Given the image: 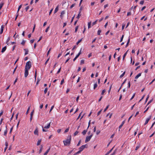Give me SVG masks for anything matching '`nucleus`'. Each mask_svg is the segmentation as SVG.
<instances>
[{"label":"nucleus","instance_id":"1","mask_svg":"<svg viewBox=\"0 0 155 155\" xmlns=\"http://www.w3.org/2000/svg\"><path fill=\"white\" fill-rule=\"evenodd\" d=\"M31 62L30 61H29L26 63L25 69L29 70L31 68Z\"/></svg>","mask_w":155,"mask_h":155},{"label":"nucleus","instance_id":"2","mask_svg":"<svg viewBox=\"0 0 155 155\" xmlns=\"http://www.w3.org/2000/svg\"><path fill=\"white\" fill-rule=\"evenodd\" d=\"M71 139L70 138L69 139H67L66 140L63 141L64 145L65 146H67L69 145L71 143Z\"/></svg>","mask_w":155,"mask_h":155},{"label":"nucleus","instance_id":"3","mask_svg":"<svg viewBox=\"0 0 155 155\" xmlns=\"http://www.w3.org/2000/svg\"><path fill=\"white\" fill-rule=\"evenodd\" d=\"M93 136V134H91L90 136H87L86 137V139L85 140V143H87V142L89 141Z\"/></svg>","mask_w":155,"mask_h":155},{"label":"nucleus","instance_id":"4","mask_svg":"<svg viewBox=\"0 0 155 155\" xmlns=\"http://www.w3.org/2000/svg\"><path fill=\"white\" fill-rule=\"evenodd\" d=\"M87 146L86 144L83 145L79 148V151L81 152Z\"/></svg>","mask_w":155,"mask_h":155},{"label":"nucleus","instance_id":"5","mask_svg":"<svg viewBox=\"0 0 155 155\" xmlns=\"http://www.w3.org/2000/svg\"><path fill=\"white\" fill-rule=\"evenodd\" d=\"M82 10V8L81 7L80 8L79 11V13L78 15V16L76 18L78 19L79 18L80 16L81 15V11Z\"/></svg>","mask_w":155,"mask_h":155},{"label":"nucleus","instance_id":"6","mask_svg":"<svg viewBox=\"0 0 155 155\" xmlns=\"http://www.w3.org/2000/svg\"><path fill=\"white\" fill-rule=\"evenodd\" d=\"M28 69H25V77H27L28 74Z\"/></svg>","mask_w":155,"mask_h":155},{"label":"nucleus","instance_id":"7","mask_svg":"<svg viewBox=\"0 0 155 155\" xmlns=\"http://www.w3.org/2000/svg\"><path fill=\"white\" fill-rule=\"evenodd\" d=\"M151 116H150L148 118H147L146 119L145 123L144 124V125H146V124H147L149 122V120L151 119Z\"/></svg>","mask_w":155,"mask_h":155},{"label":"nucleus","instance_id":"8","mask_svg":"<svg viewBox=\"0 0 155 155\" xmlns=\"http://www.w3.org/2000/svg\"><path fill=\"white\" fill-rule=\"evenodd\" d=\"M4 26L3 25H2L1 27V31H0V34H1L3 32V29H4Z\"/></svg>","mask_w":155,"mask_h":155},{"label":"nucleus","instance_id":"9","mask_svg":"<svg viewBox=\"0 0 155 155\" xmlns=\"http://www.w3.org/2000/svg\"><path fill=\"white\" fill-rule=\"evenodd\" d=\"M6 48H7L6 46H5V47H4V48H3L2 49V50L1 51V52L2 53H4L6 50Z\"/></svg>","mask_w":155,"mask_h":155},{"label":"nucleus","instance_id":"10","mask_svg":"<svg viewBox=\"0 0 155 155\" xmlns=\"http://www.w3.org/2000/svg\"><path fill=\"white\" fill-rule=\"evenodd\" d=\"M124 123H125V121H123L122 122V124L120 125V126L119 127V131H120V129L122 127V126L124 124Z\"/></svg>","mask_w":155,"mask_h":155},{"label":"nucleus","instance_id":"11","mask_svg":"<svg viewBox=\"0 0 155 155\" xmlns=\"http://www.w3.org/2000/svg\"><path fill=\"white\" fill-rule=\"evenodd\" d=\"M24 50L25 51V55L28 54V49H24Z\"/></svg>","mask_w":155,"mask_h":155},{"label":"nucleus","instance_id":"12","mask_svg":"<svg viewBox=\"0 0 155 155\" xmlns=\"http://www.w3.org/2000/svg\"><path fill=\"white\" fill-rule=\"evenodd\" d=\"M38 128H37L36 130H35L34 132V133L35 134V135H38Z\"/></svg>","mask_w":155,"mask_h":155},{"label":"nucleus","instance_id":"13","mask_svg":"<svg viewBox=\"0 0 155 155\" xmlns=\"http://www.w3.org/2000/svg\"><path fill=\"white\" fill-rule=\"evenodd\" d=\"M130 38H129L128 39V41H127V44H126V46H125L126 48L128 46L129 44V43H130Z\"/></svg>","mask_w":155,"mask_h":155},{"label":"nucleus","instance_id":"14","mask_svg":"<svg viewBox=\"0 0 155 155\" xmlns=\"http://www.w3.org/2000/svg\"><path fill=\"white\" fill-rule=\"evenodd\" d=\"M50 124H51V122H50L48 125L47 126H45L44 127V128H46V129H48L49 128L50 126Z\"/></svg>","mask_w":155,"mask_h":155},{"label":"nucleus","instance_id":"15","mask_svg":"<svg viewBox=\"0 0 155 155\" xmlns=\"http://www.w3.org/2000/svg\"><path fill=\"white\" fill-rule=\"evenodd\" d=\"M58 6H57L56 8H55V10L54 11V13L55 14L56 13L57 11H58Z\"/></svg>","mask_w":155,"mask_h":155},{"label":"nucleus","instance_id":"16","mask_svg":"<svg viewBox=\"0 0 155 155\" xmlns=\"http://www.w3.org/2000/svg\"><path fill=\"white\" fill-rule=\"evenodd\" d=\"M141 75V73H140L138 74L135 77V78L136 79H137L139 77H140Z\"/></svg>","mask_w":155,"mask_h":155},{"label":"nucleus","instance_id":"17","mask_svg":"<svg viewBox=\"0 0 155 155\" xmlns=\"http://www.w3.org/2000/svg\"><path fill=\"white\" fill-rule=\"evenodd\" d=\"M41 147L39 151V153H41L43 150V146L42 145H41Z\"/></svg>","mask_w":155,"mask_h":155},{"label":"nucleus","instance_id":"18","mask_svg":"<svg viewBox=\"0 0 155 155\" xmlns=\"http://www.w3.org/2000/svg\"><path fill=\"white\" fill-rule=\"evenodd\" d=\"M87 132V130H83V131L82 132V134H83V135H85L86 134V132Z\"/></svg>","mask_w":155,"mask_h":155},{"label":"nucleus","instance_id":"19","mask_svg":"<svg viewBox=\"0 0 155 155\" xmlns=\"http://www.w3.org/2000/svg\"><path fill=\"white\" fill-rule=\"evenodd\" d=\"M114 147H113L111 150H110L106 154H107V155H108V154L111 152Z\"/></svg>","mask_w":155,"mask_h":155},{"label":"nucleus","instance_id":"20","mask_svg":"<svg viewBox=\"0 0 155 155\" xmlns=\"http://www.w3.org/2000/svg\"><path fill=\"white\" fill-rule=\"evenodd\" d=\"M41 140L40 139V140H39L38 141V142H37V146H38L39 145H40V143H41Z\"/></svg>","mask_w":155,"mask_h":155},{"label":"nucleus","instance_id":"21","mask_svg":"<svg viewBox=\"0 0 155 155\" xmlns=\"http://www.w3.org/2000/svg\"><path fill=\"white\" fill-rule=\"evenodd\" d=\"M125 71L123 73L120 75V78H122L124 76V75L125 74Z\"/></svg>","mask_w":155,"mask_h":155},{"label":"nucleus","instance_id":"22","mask_svg":"<svg viewBox=\"0 0 155 155\" xmlns=\"http://www.w3.org/2000/svg\"><path fill=\"white\" fill-rule=\"evenodd\" d=\"M91 22H90L88 23V28H89L91 27Z\"/></svg>","mask_w":155,"mask_h":155},{"label":"nucleus","instance_id":"23","mask_svg":"<svg viewBox=\"0 0 155 155\" xmlns=\"http://www.w3.org/2000/svg\"><path fill=\"white\" fill-rule=\"evenodd\" d=\"M10 37H8V38L7 39V40L6 42V44H7V45H8V42L10 41Z\"/></svg>","mask_w":155,"mask_h":155},{"label":"nucleus","instance_id":"24","mask_svg":"<svg viewBox=\"0 0 155 155\" xmlns=\"http://www.w3.org/2000/svg\"><path fill=\"white\" fill-rule=\"evenodd\" d=\"M127 52H126L125 53V54H124L123 56V60H124L127 54Z\"/></svg>","mask_w":155,"mask_h":155},{"label":"nucleus","instance_id":"25","mask_svg":"<svg viewBox=\"0 0 155 155\" xmlns=\"http://www.w3.org/2000/svg\"><path fill=\"white\" fill-rule=\"evenodd\" d=\"M81 50L79 52L78 54L76 56V57L77 58H78V57L81 54Z\"/></svg>","mask_w":155,"mask_h":155},{"label":"nucleus","instance_id":"26","mask_svg":"<svg viewBox=\"0 0 155 155\" xmlns=\"http://www.w3.org/2000/svg\"><path fill=\"white\" fill-rule=\"evenodd\" d=\"M21 6H22V5H19L18 7V11H17V14H18V13L19 10H20V9H21Z\"/></svg>","mask_w":155,"mask_h":155},{"label":"nucleus","instance_id":"27","mask_svg":"<svg viewBox=\"0 0 155 155\" xmlns=\"http://www.w3.org/2000/svg\"><path fill=\"white\" fill-rule=\"evenodd\" d=\"M97 83H95L94 84V89H95V88L97 87Z\"/></svg>","mask_w":155,"mask_h":155},{"label":"nucleus","instance_id":"28","mask_svg":"<svg viewBox=\"0 0 155 155\" xmlns=\"http://www.w3.org/2000/svg\"><path fill=\"white\" fill-rule=\"evenodd\" d=\"M140 147V144H139L135 148V150H137Z\"/></svg>","mask_w":155,"mask_h":155},{"label":"nucleus","instance_id":"29","mask_svg":"<svg viewBox=\"0 0 155 155\" xmlns=\"http://www.w3.org/2000/svg\"><path fill=\"white\" fill-rule=\"evenodd\" d=\"M25 41L24 40H23L22 42L21 43V44L22 45H24L25 43Z\"/></svg>","mask_w":155,"mask_h":155},{"label":"nucleus","instance_id":"30","mask_svg":"<svg viewBox=\"0 0 155 155\" xmlns=\"http://www.w3.org/2000/svg\"><path fill=\"white\" fill-rule=\"evenodd\" d=\"M34 112V110H32V111L31 113L30 116H31V117H33Z\"/></svg>","mask_w":155,"mask_h":155},{"label":"nucleus","instance_id":"31","mask_svg":"<svg viewBox=\"0 0 155 155\" xmlns=\"http://www.w3.org/2000/svg\"><path fill=\"white\" fill-rule=\"evenodd\" d=\"M97 20H96L95 21L93 22L92 23V25L93 26V25H95L97 23Z\"/></svg>","mask_w":155,"mask_h":155},{"label":"nucleus","instance_id":"32","mask_svg":"<svg viewBox=\"0 0 155 155\" xmlns=\"http://www.w3.org/2000/svg\"><path fill=\"white\" fill-rule=\"evenodd\" d=\"M30 106H29V107H28V110H27V111H26V114H28V113L29 111V110H30Z\"/></svg>","mask_w":155,"mask_h":155},{"label":"nucleus","instance_id":"33","mask_svg":"<svg viewBox=\"0 0 155 155\" xmlns=\"http://www.w3.org/2000/svg\"><path fill=\"white\" fill-rule=\"evenodd\" d=\"M109 105H108L106 107V108L104 109V112H105L106 111V110H107V109L109 107Z\"/></svg>","mask_w":155,"mask_h":155},{"label":"nucleus","instance_id":"34","mask_svg":"<svg viewBox=\"0 0 155 155\" xmlns=\"http://www.w3.org/2000/svg\"><path fill=\"white\" fill-rule=\"evenodd\" d=\"M48 91V88L47 87L44 90V92L45 94H46L47 92Z\"/></svg>","mask_w":155,"mask_h":155},{"label":"nucleus","instance_id":"35","mask_svg":"<svg viewBox=\"0 0 155 155\" xmlns=\"http://www.w3.org/2000/svg\"><path fill=\"white\" fill-rule=\"evenodd\" d=\"M105 91H106L105 89H104L103 90H102L101 93V94L103 95L104 94V93L105 92Z\"/></svg>","mask_w":155,"mask_h":155},{"label":"nucleus","instance_id":"36","mask_svg":"<svg viewBox=\"0 0 155 155\" xmlns=\"http://www.w3.org/2000/svg\"><path fill=\"white\" fill-rule=\"evenodd\" d=\"M69 128H68L67 129H66L64 131V133H67V132H68L69 131Z\"/></svg>","mask_w":155,"mask_h":155},{"label":"nucleus","instance_id":"37","mask_svg":"<svg viewBox=\"0 0 155 155\" xmlns=\"http://www.w3.org/2000/svg\"><path fill=\"white\" fill-rule=\"evenodd\" d=\"M124 35H123L122 36V37L121 38V39H120V42H122L123 41V38H124Z\"/></svg>","mask_w":155,"mask_h":155},{"label":"nucleus","instance_id":"38","mask_svg":"<svg viewBox=\"0 0 155 155\" xmlns=\"http://www.w3.org/2000/svg\"><path fill=\"white\" fill-rule=\"evenodd\" d=\"M101 32V30H98L97 31V35H100V33Z\"/></svg>","mask_w":155,"mask_h":155},{"label":"nucleus","instance_id":"39","mask_svg":"<svg viewBox=\"0 0 155 155\" xmlns=\"http://www.w3.org/2000/svg\"><path fill=\"white\" fill-rule=\"evenodd\" d=\"M54 105H53L51 107V108L50 110V111H49V112L50 113L51 111V110H53V108H54Z\"/></svg>","mask_w":155,"mask_h":155},{"label":"nucleus","instance_id":"40","mask_svg":"<svg viewBox=\"0 0 155 155\" xmlns=\"http://www.w3.org/2000/svg\"><path fill=\"white\" fill-rule=\"evenodd\" d=\"M81 64H82L84 63V60H81Z\"/></svg>","mask_w":155,"mask_h":155},{"label":"nucleus","instance_id":"41","mask_svg":"<svg viewBox=\"0 0 155 155\" xmlns=\"http://www.w3.org/2000/svg\"><path fill=\"white\" fill-rule=\"evenodd\" d=\"M82 41V39L79 40L76 43V44L78 45L79 43H80Z\"/></svg>","mask_w":155,"mask_h":155},{"label":"nucleus","instance_id":"42","mask_svg":"<svg viewBox=\"0 0 155 155\" xmlns=\"http://www.w3.org/2000/svg\"><path fill=\"white\" fill-rule=\"evenodd\" d=\"M81 152L79 150L76 153H75L73 155H76L77 154H78L79 153H80Z\"/></svg>","mask_w":155,"mask_h":155},{"label":"nucleus","instance_id":"43","mask_svg":"<svg viewBox=\"0 0 155 155\" xmlns=\"http://www.w3.org/2000/svg\"><path fill=\"white\" fill-rule=\"evenodd\" d=\"M7 130H6L4 132V135L5 136H6L7 134Z\"/></svg>","mask_w":155,"mask_h":155},{"label":"nucleus","instance_id":"44","mask_svg":"<svg viewBox=\"0 0 155 155\" xmlns=\"http://www.w3.org/2000/svg\"><path fill=\"white\" fill-rule=\"evenodd\" d=\"M153 99H152L151 100H150L148 103L147 104V106L149 104H150V103H151L152 101H153Z\"/></svg>","mask_w":155,"mask_h":155},{"label":"nucleus","instance_id":"45","mask_svg":"<svg viewBox=\"0 0 155 155\" xmlns=\"http://www.w3.org/2000/svg\"><path fill=\"white\" fill-rule=\"evenodd\" d=\"M17 66H16V67L14 69V71H13V74H14L15 72V71H16V70L17 68Z\"/></svg>","mask_w":155,"mask_h":155},{"label":"nucleus","instance_id":"46","mask_svg":"<svg viewBox=\"0 0 155 155\" xmlns=\"http://www.w3.org/2000/svg\"><path fill=\"white\" fill-rule=\"evenodd\" d=\"M78 133V131H76L74 134V136H75Z\"/></svg>","mask_w":155,"mask_h":155},{"label":"nucleus","instance_id":"47","mask_svg":"<svg viewBox=\"0 0 155 155\" xmlns=\"http://www.w3.org/2000/svg\"><path fill=\"white\" fill-rule=\"evenodd\" d=\"M149 98V95H148L147 97V98L146 99V100H145V103H146L147 102V101Z\"/></svg>","mask_w":155,"mask_h":155},{"label":"nucleus","instance_id":"48","mask_svg":"<svg viewBox=\"0 0 155 155\" xmlns=\"http://www.w3.org/2000/svg\"><path fill=\"white\" fill-rule=\"evenodd\" d=\"M144 1L143 0V1H141L140 2V4H141V5H143L144 3Z\"/></svg>","mask_w":155,"mask_h":155},{"label":"nucleus","instance_id":"49","mask_svg":"<svg viewBox=\"0 0 155 155\" xmlns=\"http://www.w3.org/2000/svg\"><path fill=\"white\" fill-rule=\"evenodd\" d=\"M75 5V4H73L71 5L70 6V8H71L73 7Z\"/></svg>","mask_w":155,"mask_h":155},{"label":"nucleus","instance_id":"50","mask_svg":"<svg viewBox=\"0 0 155 155\" xmlns=\"http://www.w3.org/2000/svg\"><path fill=\"white\" fill-rule=\"evenodd\" d=\"M49 28H50L49 26H48V27L46 29V30H45V32H47L48 31V29H49Z\"/></svg>","mask_w":155,"mask_h":155},{"label":"nucleus","instance_id":"51","mask_svg":"<svg viewBox=\"0 0 155 155\" xmlns=\"http://www.w3.org/2000/svg\"><path fill=\"white\" fill-rule=\"evenodd\" d=\"M116 150H114V152H113V153L110 155H114L116 153Z\"/></svg>","mask_w":155,"mask_h":155},{"label":"nucleus","instance_id":"52","mask_svg":"<svg viewBox=\"0 0 155 155\" xmlns=\"http://www.w3.org/2000/svg\"><path fill=\"white\" fill-rule=\"evenodd\" d=\"M102 110H101L100 111H99L98 113H97V116H98L101 113V111Z\"/></svg>","mask_w":155,"mask_h":155},{"label":"nucleus","instance_id":"53","mask_svg":"<svg viewBox=\"0 0 155 155\" xmlns=\"http://www.w3.org/2000/svg\"><path fill=\"white\" fill-rule=\"evenodd\" d=\"M135 93L134 94H133V96H132V97L130 99V100H131L135 96Z\"/></svg>","mask_w":155,"mask_h":155},{"label":"nucleus","instance_id":"54","mask_svg":"<svg viewBox=\"0 0 155 155\" xmlns=\"http://www.w3.org/2000/svg\"><path fill=\"white\" fill-rule=\"evenodd\" d=\"M138 130V128H137L136 129V131H135V132H134V135L135 136L136 135V134H137V130Z\"/></svg>","mask_w":155,"mask_h":155},{"label":"nucleus","instance_id":"55","mask_svg":"<svg viewBox=\"0 0 155 155\" xmlns=\"http://www.w3.org/2000/svg\"><path fill=\"white\" fill-rule=\"evenodd\" d=\"M131 15V13L130 12H129L127 13V15L129 16Z\"/></svg>","mask_w":155,"mask_h":155},{"label":"nucleus","instance_id":"56","mask_svg":"<svg viewBox=\"0 0 155 155\" xmlns=\"http://www.w3.org/2000/svg\"><path fill=\"white\" fill-rule=\"evenodd\" d=\"M61 68H60L58 69V71L57 72V74H58V73H59L60 72V71H61Z\"/></svg>","mask_w":155,"mask_h":155},{"label":"nucleus","instance_id":"57","mask_svg":"<svg viewBox=\"0 0 155 155\" xmlns=\"http://www.w3.org/2000/svg\"><path fill=\"white\" fill-rule=\"evenodd\" d=\"M81 143V140H80L78 143V144H77V146H79L80 144Z\"/></svg>","mask_w":155,"mask_h":155},{"label":"nucleus","instance_id":"58","mask_svg":"<svg viewBox=\"0 0 155 155\" xmlns=\"http://www.w3.org/2000/svg\"><path fill=\"white\" fill-rule=\"evenodd\" d=\"M64 79H63L61 81V85H62L63 84V83H64Z\"/></svg>","mask_w":155,"mask_h":155},{"label":"nucleus","instance_id":"59","mask_svg":"<svg viewBox=\"0 0 155 155\" xmlns=\"http://www.w3.org/2000/svg\"><path fill=\"white\" fill-rule=\"evenodd\" d=\"M145 97V95H144L143 97H142L141 98V99L139 101V102H140V101H141Z\"/></svg>","mask_w":155,"mask_h":155},{"label":"nucleus","instance_id":"60","mask_svg":"<svg viewBox=\"0 0 155 155\" xmlns=\"http://www.w3.org/2000/svg\"><path fill=\"white\" fill-rule=\"evenodd\" d=\"M5 145L6 146L5 147H8V142H5Z\"/></svg>","mask_w":155,"mask_h":155},{"label":"nucleus","instance_id":"61","mask_svg":"<svg viewBox=\"0 0 155 155\" xmlns=\"http://www.w3.org/2000/svg\"><path fill=\"white\" fill-rule=\"evenodd\" d=\"M146 8V7L145 6H143V7H142V8H141V11H143V10H144Z\"/></svg>","mask_w":155,"mask_h":155},{"label":"nucleus","instance_id":"62","mask_svg":"<svg viewBox=\"0 0 155 155\" xmlns=\"http://www.w3.org/2000/svg\"><path fill=\"white\" fill-rule=\"evenodd\" d=\"M125 24H123L122 27V29L123 30L125 26Z\"/></svg>","mask_w":155,"mask_h":155},{"label":"nucleus","instance_id":"63","mask_svg":"<svg viewBox=\"0 0 155 155\" xmlns=\"http://www.w3.org/2000/svg\"><path fill=\"white\" fill-rule=\"evenodd\" d=\"M78 29V26H77L75 28V32H76L77 31V30Z\"/></svg>","mask_w":155,"mask_h":155},{"label":"nucleus","instance_id":"64","mask_svg":"<svg viewBox=\"0 0 155 155\" xmlns=\"http://www.w3.org/2000/svg\"><path fill=\"white\" fill-rule=\"evenodd\" d=\"M65 12L64 11H62L61 13V15H60V16H61V15H63L64 14Z\"/></svg>","mask_w":155,"mask_h":155}]
</instances>
